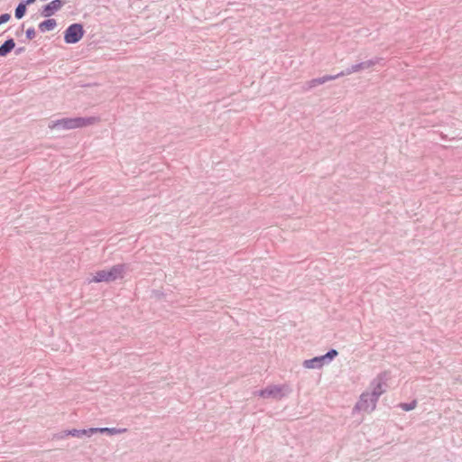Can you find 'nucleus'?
<instances>
[{
  "label": "nucleus",
  "instance_id": "f257e3e1",
  "mask_svg": "<svg viewBox=\"0 0 462 462\" xmlns=\"http://www.w3.org/2000/svg\"><path fill=\"white\" fill-rule=\"evenodd\" d=\"M128 270V264L119 263L112 266L109 270H99L97 271L91 282H111L117 279L124 278L125 272Z\"/></svg>",
  "mask_w": 462,
  "mask_h": 462
},
{
  "label": "nucleus",
  "instance_id": "f03ea898",
  "mask_svg": "<svg viewBox=\"0 0 462 462\" xmlns=\"http://www.w3.org/2000/svg\"><path fill=\"white\" fill-rule=\"evenodd\" d=\"M84 33L85 30L81 23H72L64 32V42L75 44L83 38Z\"/></svg>",
  "mask_w": 462,
  "mask_h": 462
},
{
  "label": "nucleus",
  "instance_id": "7ed1b4c3",
  "mask_svg": "<svg viewBox=\"0 0 462 462\" xmlns=\"http://www.w3.org/2000/svg\"><path fill=\"white\" fill-rule=\"evenodd\" d=\"M389 378L390 374L385 371L380 373L376 378L372 381L371 386L373 387V391L370 393L374 398V402H377L379 397L385 392V389L383 386L386 385V382Z\"/></svg>",
  "mask_w": 462,
  "mask_h": 462
},
{
  "label": "nucleus",
  "instance_id": "20e7f679",
  "mask_svg": "<svg viewBox=\"0 0 462 462\" xmlns=\"http://www.w3.org/2000/svg\"><path fill=\"white\" fill-rule=\"evenodd\" d=\"M382 60H383V58L375 57L374 59H371V60H365V61H363V62H360L357 64H354L351 67H348L347 69H346L345 70L337 73V76L343 77L346 75H350L355 72H358L363 69H370V68L379 64Z\"/></svg>",
  "mask_w": 462,
  "mask_h": 462
},
{
  "label": "nucleus",
  "instance_id": "39448f33",
  "mask_svg": "<svg viewBox=\"0 0 462 462\" xmlns=\"http://www.w3.org/2000/svg\"><path fill=\"white\" fill-rule=\"evenodd\" d=\"M377 402H374V398L370 393H363L359 401L356 403L355 411H364L367 412L373 411L376 407Z\"/></svg>",
  "mask_w": 462,
  "mask_h": 462
},
{
  "label": "nucleus",
  "instance_id": "423d86ee",
  "mask_svg": "<svg viewBox=\"0 0 462 462\" xmlns=\"http://www.w3.org/2000/svg\"><path fill=\"white\" fill-rule=\"evenodd\" d=\"M65 4L62 0H52L49 4L42 6L41 15L43 17H51L59 11Z\"/></svg>",
  "mask_w": 462,
  "mask_h": 462
},
{
  "label": "nucleus",
  "instance_id": "0eeeda50",
  "mask_svg": "<svg viewBox=\"0 0 462 462\" xmlns=\"http://www.w3.org/2000/svg\"><path fill=\"white\" fill-rule=\"evenodd\" d=\"M92 434H93V432L90 431V428L88 430L72 429V430H63V431L58 433L57 435H55V438L60 439H64L67 436L82 438L83 436L90 437Z\"/></svg>",
  "mask_w": 462,
  "mask_h": 462
},
{
  "label": "nucleus",
  "instance_id": "6e6552de",
  "mask_svg": "<svg viewBox=\"0 0 462 462\" xmlns=\"http://www.w3.org/2000/svg\"><path fill=\"white\" fill-rule=\"evenodd\" d=\"M259 395L263 398L280 399L283 396L282 388L278 385H271L260 391Z\"/></svg>",
  "mask_w": 462,
  "mask_h": 462
},
{
  "label": "nucleus",
  "instance_id": "1a4fd4ad",
  "mask_svg": "<svg viewBox=\"0 0 462 462\" xmlns=\"http://www.w3.org/2000/svg\"><path fill=\"white\" fill-rule=\"evenodd\" d=\"M339 77L340 76H337V74H336V75H325L320 78L313 79L306 83L307 88L310 89V88H315V87L324 84L328 81L338 79Z\"/></svg>",
  "mask_w": 462,
  "mask_h": 462
},
{
  "label": "nucleus",
  "instance_id": "9d476101",
  "mask_svg": "<svg viewBox=\"0 0 462 462\" xmlns=\"http://www.w3.org/2000/svg\"><path fill=\"white\" fill-rule=\"evenodd\" d=\"M51 128H59V129H75V124L73 118H62L57 120L50 125Z\"/></svg>",
  "mask_w": 462,
  "mask_h": 462
},
{
  "label": "nucleus",
  "instance_id": "9b49d317",
  "mask_svg": "<svg viewBox=\"0 0 462 462\" xmlns=\"http://www.w3.org/2000/svg\"><path fill=\"white\" fill-rule=\"evenodd\" d=\"M325 358H323V356H315L311 359L305 360L303 362V366L308 369H313V368H320L325 365Z\"/></svg>",
  "mask_w": 462,
  "mask_h": 462
},
{
  "label": "nucleus",
  "instance_id": "f8f14e48",
  "mask_svg": "<svg viewBox=\"0 0 462 462\" xmlns=\"http://www.w3.org/2000/svg\"><path fill=\"white\" fill-rule=\"evenodd\" d=\"M14 40L13 38L7 39L0 45V57H6L14 49Z\"/></svg>",
  "mask_w": 462,
  "mask_h": 462
},
{
  "label": "nucleus",
  "instance_id": "ddd939ff",
  "mask_svg": "<svg viewBox=\"0 0 462 462\" xmlns=\"http://www.w3.org/2000/svg\"><path fill=\"white\" fill-rule=\"evenodd\" d=\"M75 128H81L95 124L97 121V117H74Z\"/></svg>",
  "mask_w": 462,
  "mask_h": 462
},
{
  "label": "nucleus",
  "instance_id": "4468645a",
  "mask_svg": "<svg viewBox=\"0 0 462 462\" xmlns=\"http://www.w3.org/2000/svg\"><path fill=\"white\" fill-rule=\"evenodd\" d=\"M90 431L94 433H106L108 435H116L122 432H125L126 429H116V428H90Z\"/></svg>",
  "mask_w": 462,
  "mask_h": 462
},
{
  "label": "nucleus",
  "instance_id": "2eb2a0df",
  "mask_svg": "<svg viewBox=\"0 0 462 462\" xmlns=\"http://www.w3.org/2000/svg\"><path fill=\"white\" fill-rule=\"evenodd\" d=\"M57 26V22L55 19L49 18L40 23L39 29L41 32H49L55 29Z\"/></svg>",
  "mask_w": 462,
  "mask_h": 462
},
{
  "label": "nucleus",
  "instance_id": "dca6fc26",
  "mask_svg": "<svg viewBox=\"0 0 462 462\" xmlns=\"http://www.w3.org/2000/svg\"><path fill=\"white\" fill-rule=\"evenodd\" d=\"M26 6H27V3H24L23 1H21L18 4V5L16 6L15 11H14V16L16 19L20 20L25 15L26 11H27Z\"/></svg>",
  "mask_w": 462,
  "mask_h": 462
},
{
  "label": "nucleus",
  "instance_id": "f3484780",
  "mask_svg": "<svg viewBox=\"0 0 462 462\" xmlns=\"http://www.w3.org/2000/svg\"><path fill=\"white\" fill-rule=\"evenodd\" d=\"M337 350L332 348L329 349L325 355H323V358H325V363L328 364L332 361L336 356H337Z\"/></svg>",
  "mask_w": 462,
  "mask_h": 462
},
{
  "label": "nucleus",
  "instance_id": "a211bd4d",
  "mask_svg": "<svg viewBox=\"0 0 462 462\" xmlns=\"http://www.w3.org/2000/svg\"><path fill=\"white\" fill-rule=\"evenodd\" d=\"M416 405H417V402L415 400L411 402H408V403L404 402V403L400 404L401 408L406 411L413 410L416 407Z\"/></svg>",
  "mask_w": 462,
  "mask_h": 462
},
{
  "label": "nucleus",
  "instance_id": "6ab92c4d",
  "mask_svg": "<svg viewBox=\"0 0 462 462\" xmlns=\"http://www.w3.org/2000/svg\"><path fill=\"white\" fill-rule=\"evenodd\" d=\"M26 39L27 40H32L35 35H36V32H35V30L33 27H30L26 30Z\"/></svg>",
  "mask_w": 462,
  "mask_h": 462
},
{
  "label": "nucleus",
  "instance_id": "aec40b11",
  "mask_svg": "<svg viewBox=\"0 0 462 462\" xmlns=\"http://www.w3.org/2000/svg\"><path fill=\"white\" fill-rule=\"evenodd\" d=\"M10 19H11L10 14L5 13V14H0V25L7 23Z\"/></svg>",
  "mask_w": 462,
  "mask_h": 462
},
{
  "label": "nucleus",
  "instance_id": "412c9836",
  "mask_svg": "<svg viewBox=\"0 0 462 462\" xmlns=\"http://www.w3.org/2000/svg\"><path fill=\"white\" fill-rule=\"evenodd\" d=\"M24 51H25V47H18L17 49H15L14 53L16 55H20Z\"/></svg>",
  "mask_w": 462,
  "mask_h": 462
},
{
  "label": "nucleus",
  "instance_id": "4be33fe9",
  "mask_svg": "<svg viewBox=\"0 0 462 462\" xmlns=\"http://www.w3.org/2000/svg\"><path fill=\"white\" fill-rule=\"evenodd\" d=\"M24 3H27V5L33 4L36 0H23Z\"/></svg>",
  "mask_w": 462,
  "mask_h": 462
}]
</instances>
